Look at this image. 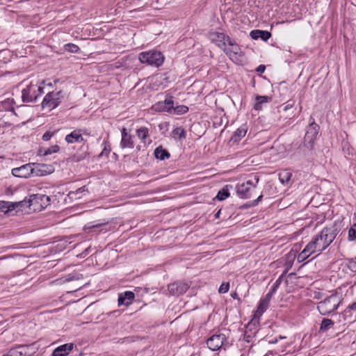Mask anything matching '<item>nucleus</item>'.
I'll list each match as a JSON object with an SVG mask.
<instances>
[{
    "instance_id": "obj_1",
    "label": "nucleus",
    "mask_w": 356,
    "mask_h": 356,
    "mask_svg": "<svg viewBox=\"0 0 356 356\" xmlns=\"http://www.w3.org/2000/svg\"><path fill=\"white\" fill-rule=\"evenodd\" d=\"M340 231L339 225L336 223L324 227L312 238L311 241L299 253L297 257L298 261L299 263L303 262L312 254L324 251L333 242Z\"/></svg>"
},
{
    "instance_id": "obj_2",
    "label": "nucleus",
    "mask_w": 356,
    "mask_h": 356,
    "mask_svg": "<svg viewBox=\"0 0 356 356\" xmlns=\"http://www.w3.org/2000/svg\"><path fill=\"white\" fill-rule=\"evenodd\" d=\"M318 131L319 126L314 122V119L311 117L309 124L306 129L303 144L299 147L300 150L303 152L304 156H307L312 152Z\"/></svg>"
},
{
    "instance_id": "obj_3",
    "label": "nucleus",
    "mask_w": 356,
    "mask_h": 356,
    "mask_svg": "<svg viewBox=\"0 0 356 356\" xmlns=\"http://www.w3.org/2000/svg\"><path fill=\"white\" fill-rule=\"evenodd\" d=\"M341 302V298L337 293H332L317 305V309L322 316L334 313Z\"/></svg>"
},
{
    "instance_id": "obj_4",
    "label": "nucleus",
    "mask_w": 356,
    "mask_h": 356,
    "mask_svg": "<svg viewBox=\"0 0 356 356\" xmlns=\"http://www.w3.org/2000/svg\"><path fill=\"white\" fill-rule=\"evenodd\" d=\"M259 179L254 176L252 179L247 180L242 184H238L236 186L237 195L242 199H248L251 197L252 193L259 183Z\"/></svg>"
},
{
    "instance_id": "obj_5",
    "label": "nucleus",
    "mask_w": 356,
    "mask_h": 356,
    "mask_svg": "<svg viewBox=\"0 0 356 356\" xmlns=\"http://www.w3.org/2000/svg\"><path fill=\"white\" fill-rule=\"evenodd\" d=\"M139 60L143 63L155 66L156 67L163 65L164 56L159 51H149L139 54Z\"/></svg>"
},
{
    "instance_id": "obj_6",
    "label": "nucleus",
    "mask_w": 356,
    "mask_h": 356,
    "mask_svg": "<svg viewBox=\"0 0 356 356\" xmlns=\"http://www.w3.org/2000/svg\"><path fill=\"white\" fill-rule=\"evenodd\" d=\"M63 98V92L62 90L49 92L42 102V107L51 111L60 104Z\"/></svg>"
},
{
    "instance_id": "obj_7",
    "label": "nucleus",
    "mask_w": 356,
    "mask_h": 356,
    "mask_svg": "<svg viewBox=\"0 0 356 356\" xmlns=\"http://www.w3.org/2000/svg\"><path fill=\"white\" fill-rule=\"evenodd\" d=\"M24 202L26 204V201ZM27 203V207L30 209L32 207L34 211L42 210L50 204V197L43 194H33L30 196Z\"/></svg>"
},
{
    "instance_id": "obj_8",
    "label": "nucleus",
    "mask_w": 356,
    "mask_h": 356,
    "mask_svg": "<svg viewBox=\"0 0 356 356\" xmlns=\"http://www.w3.org/2000/svg\"><path fill=\"white\" fill-rule=\"evenodd\" d=\"M223 51L234 61H239L240 57L242 56V51L239 45L230 37L227 40L225 49H223Z\"/></svg>"
},
{
    "instance_id": "obj_9",
    "label": "nucleus",
    "mask_w": 356,
    "mask_h": 356,
    "mask_svg": "<svg viewBox=\"0 0 356 356\" xmlns=\"http://www.w3.org/2000/svg\"><path fill=\"white\" fill-rule=\"evenodd\" d=\"M36 89H38V84H34L31 82L22 91V98L24 102H36L38 95H37Z\"/></svg>"
},
{
    "instance_id": "obj_10",
    "label": "nucleus",
    "mask_w": 356,
    "mask_h": 356,
    "mask_svg": "<svg viewBox=\"0 0 356 356\" xmlns=\"http://www.w3.org/2000/svg\"><path fill=\"white\" fill-rule=\"evenodd\" d=\"M226 337L224 334H216L212 335L207 341V345L213 351L220 349L226 341Z\"/></svg>"
},
{
    "instance_id": "obj_11",
    "label": "nucleus",
    "mask_w": 356,
    "mask_h": 356,
    "mask_svg": "<svg viewBox=\"0 0 356 356\" xmlns=\"http://www.w3.org/2000/svg\"><path fill=\"white\" fill-rule=\"evenodd\" d=\"M34 163H27L19 168H15L12 170V175L20 178H28L33 175Z\"/></svg>"
},
{
    "instance_id": "obj_12",
    "label": "nucleus",
    "mask_w": 356,
    "mask_h": 356,
    "mask_svg": "<svg viewBox=\"0 0 356 356\" xmlns=\"http://www.w3.org/2000/svg\"><path fill=\"white\" fill-rule=\"evenodd\" d=\"M228 38H229V36L223 33L212 32L209 33L210 40L216 43L217 46L222 50L225 49Z\"/></svg>"
},
{
    "instance_id": "obj_13",
    "label": "nucleus",
    "mask_w": 356,
    "mask_h": 356,
    "mask_svg": "<svg viewBox=\"0 0 356 356\" xmlns=\"http://www.w3.org/2000/svg\"><path fill=\"white\" fill-rule=\"evenodd\" d=\"M189 288L187 283L181 282H175L168 286L170 293L173 296H179L184 293Z\"/></svg>"
},
{
    "instance_id": "obj_14",
    "label": "nucleus",
    "mask_w": 356,
    "mask_h": 356,
    "mask_svg": "<svg viewBox=\"0 0 356 356\" xmlns=\"http://www.w3.org/2000/svg\"><path fill=\"white\" fill-rule=\"evenodd\" d=\"M65 141L67 143H83V145L86 143V140L83 138L81 130V129H75L72 131L70 134H67L65 136Z\"/></svg>"
},
{
    "instance_id": "obj_15",
    "label": "nucleus",
    "mask_w": 356,
    "mask_h": 356,
    "mask_svg": "<svg viewBox=\"0 0 356 356\" xmlns=\"http://www.w3.org/2000/svg\"><path fill=\"white\" fill-rule=\"evenodd\" d=\"M172 104H173L172 97H170L163 102L155 104L153 108L156 111H166L170 113Z\"/></svg>"
},
{
    "instance_id": "obj_16",
    "label": "nucleus",
    "mask_w": 356,
    "mask_h": 356,
    "mask_svg": "<svg viewBox=\"0 0 356 356\" xmlns=\"http://www.w3.org/2000/svg\"><path fill=\"white\" fill-rule=\"evenodd\" d=\"M135 298V294L132 291H125L119 294L118 305L129 306L131 305Z\"/></svg>"
},
{
    "instance_id": "obj_17",
    "label": "nucleus",
    "mask_w": 356,
    "mask_h": 356,
    "mask_svg": "<svg viewBox=\"0 0 356 356\" xmlns=\"http://www.w3.org/2000/svg\"><path fill=\"white\" fill-rule=\"evenodd\" d=\"M134 137L127 133V129L123 128L122 130V139L120 146L122 148H133L134 147Z\"/></svg>"
},
{
    "instance_id": "obj_18",
    "label": "nucleus",
    "mask_w": 356,
    "mask_h": 356,
    "mask_svg": "<svg viewBox=\"0 0 356 356\" xmlns=\"http://www.w3.org/2000/svg\"><path fill=\"white\" fill-rule=\"evenodd\" d=\"M74 344L72 343H65L57 347L52 353V356H66L73 349Z\"/></svg>"
},
{
    "instance_id": "obj_19",
    "label": "nucleus",
    "mask_w": 356,
    "mask_h": 356,
    "mask_svg": "<svg viewBox=\"0 0 356 356\" xmlns=\"http://www.w3.org/2000/svg\"><path fill=\"white\" fill-rule=\"evenodd\" d=\"M51 172V167L45 164H36L33 165V175L44 176Z\"/></svg>"
},
{
    "instance_id": "obj_20",
    "label": "nucleus",
    "mask_w": 356,
    "mask_h": 356,
    "mask_svg": "<svg viewBox=\"0 0 356 356\" xmlns=\"http://www.w3.org/2000/svg\"><path fill=\"white\" fill-rule=\"evenodd\" d=\"M250 35L253 40L260 38L264 41H267L271 37L270 32L258 29L252 31Z\"/></svg>"
},
{
    "instance_id": "obj_21",
    "label": "nucleus",
    "mask_w": 356,
    "mask_h": 356,
    "mask_svg": "<svg viewBox=\"0 0 356 356\" xmlns=\"http://www.w3.org/2000/svg\"><path fill=\"white\" fill-rule=\"evenodd\" d=\"M334 325V321L330 318H323L320 325L319 333H325L330 329L332 328Z\"/></svg>"
},
{
    "instance_id": "obj_22",
    "label": "nucleus",
    "mask_w": 356,
    "mask_h": 356,
    "mask_svg": "<svg viewBox=\"0 0 356 356\" xmlns=\"http://www.w3.org/2000/svg\"><path fill=\"white\" fill-rule=\"evenodd\" d=\"M20 348H22L24 356H32L38 350V348L35 346V343H31L29 345H21Z\"/></svg>"
},
{
    "instance_id": "obj_23",
    "label": "nucleus",
    "mask_w": 356,
    "mask_h": 356,
    "mask_svg": "<svg viewBox=\"0 0 356 356\" xmlns=\"http://www.w3.org/2000/svg\"><path fill=\"white\" fill-rule=\"evenodd\" d=\"M271 100V97L268 96H260L257 95L256 96V102L254 105V108L255 110H261L262 108V104L264 103L268 102Z\"/></svg>"
},
{
    "instance_id": "obj_24",
    "label": "nucleus",
    "mask_w": 356,
    "mask_h": 356,
    "mask_svg": "<svg viewBox=\"0 0 356 356\" xmlns=\"http://www.w3.org/2000/svg\"><path fill=\"white\" fill-rule=\"evenodd\" d=\"M154 156L157 159L163 161L170 157V153L167 150L163 149L162 147H159L154 150Z\"/></svg>"
},
{
    "instance_id": "obj_25",
    "label": "nucleus",
    "mask_w": 356,
    "mask_h": 356,
    "mask_svg": "<svg viewBox=\"0 0 356 356\" xmlns=\"http://www.w3.org/2000/svg\"><path fill=\"white\" fill-rule=\"evenodd\" d=\"M247 129L245 127H241L236 129L234 132V135L231 138V140L234 142H238L241 139V138L244 137L246 134Z\"/></svg>"
},
{
    "instance_id": "obj_26",
    "label": "nucleus",
    "mask_w": 356,
    "mask_h": 356,
    "mask_svg": "<svg viewBox=\"0 0 356 356\" xmlns=\"http://www.w3.org/2000/svg\"><path fill=\"white\" fill-rule=\"evenodd\" d=\"M292 173L287 170H284L279 173V179L283 184H287L290 181Z\"/></svg>"
},
{
    "instance_id": "obj_27",
    "label": "nucleus",
    "mask_w": 356,
    "mask_h": 356,
    "mask_svg": "<svg viewBox=\"0 0 356 356\" xmlns=\"http://www.w3.org/2000/svg\"><path fill=\"white\" fill-rule=\"evenodd\" d=\"M188 111V108L186 106L184 105H179L174 106V104H172L171 106V114H177V115H181L187 113Z\"/></svg>"
},
{
    "instance_id": "obj_28",
    "label": "nucleus",
    "mask_w": 356,
    "mask_h": 356,
    "mask_svg": "<svg viewBox=\"0 0 356 356\" xmlns=\"http://www.w3.org/2000/svg\"><path fill=\"white\" fill-rule=\"evenodd\" d=\"M229 196L228 186H225L220 190L216 195V198L220 201H223Z\"/></svg>"
},
{
    "instance_id": "obj_29",
    "label": "nucleus",
    "mask_w": 356,
    "mask_h": 356,
    "mask_svg": "<svg viewBox=\"0 0 356 356\" xmlns=\"http://www.w3.org/2000/svg\"><path fill=\"white\" fill-rule=\"evenodd\" d=\"M269 306V303H268L266 301H264V300H261L259 305L257 307L256 314L257 316H261L264 312L268 309Z\"/></svg>"
},
{
    "instance_id": "obj_30",
    "label": "nucleus",
    "mask_w": 356,
    "mask_h": 356,
    "mask_svg": "<svg viewBox=\"0 0 356 356\" xmlns=\"http://www.w3.org/2000/svg\"><path fill=\"white\" fill-rule=\"evenodd\" d=\"M20 348L21 345L13 348L8 351L7 355H4L3 356H24L22 348Z\"/></svg>"
},
{
    "instance_id": "obj_31",
    "label": "nucleus",
    "mask_w": 356,
    "mask_h": 356,
    "mask_svg": "<svg viewBox=\"0 0 356 356\" xmlns=\"http://www.w3.org/2000/svg\"><path fill=\"white\" fill-rule=\"evenodd\" d=\"M137 136L143 141H145L146 138L148 136V129L146 127H141L137 130Z\"/></svg>"
},
{
    "instance_id": "obj_32",
    "label": "nucleus",
    "mask_w": 356,
    "mask_h": 356,
    "mask_svg": "<svg viewBox=\"0 0 356 356\" xmlns=\"http://www.w3.org/2000/svg\"><path fill=\"white\" fill-rule=\"evenodd\" d=\"M59 149H60L59 146H58V145H53V146H51V147H48V148H47V149H44L43 150V153H42V154H43L44 156L50 155V154H53V153H56V152H58L59 151Z\"/></svg>"
},
{
    "instance_id": "obj_33",
    "label": "nucleus",
    "mask_w": 356,
    "mask_h": 356,
    "mask_svg": "<svg viewBox=\"0 0 356 356\" xmlns=\"http://www.w3.org/2000/svg\"><path fill=\"white\" fill-rule=\"evenodd\" d=\"M348 239L349 241L356 240V223L353 224L349 229Z\"/></svg>"
},
{
    "instance_id": "obj_34",
    "label": "nucleus",
    "mask_w": 356,
    "mask_h": 356,
    "mask_svg": "<svg viewBox=\"0 0 356 356\" xmlns=\"http://www.w3.org/2000/svg\"><path fill=\"white\" fill-rule=\"evenodd\" d=\"M172 134L174 136H178L179 140L184 139L186 138V132L181 127L175 128L172 131Z\"/></svg>"
},
{
    "instance_id": "obj_35",
    "label": "nucleus",
    "mask_w": 356,
    "mask_h": 356,
    "mask_svg": "<svg viewBox=\"0 0 356 356\" xmlns=\"http://www.w3.org/2000/svg\"><path fill=\"white\" fill-rule=\"evenodd\" d=\"M64 49L65 51L71 52V53H77L79 51V47L74 44L68 43L64 46Z\"/></svg>"
},
{
    "instance_id": "obj_36",
    "label": "nucleus",
    "mask_w": 356,
    "mask_h": 356,
    "mask_svg": "<svg viewBox=\"0 0 356 356\" xmlns=\"http://www.w3.org/2000/svg\"><path fill=\"white\" fill-rule=\"evenodd\" d=\"M83 278V275L81 273H75L74 274H70L65 277V282H72L74 280L78 281Z\"/></svg>"
},
{
    "instance_id": "obj_37",
    "label": "nucleus",
    "mask_w": 356,
    "mask_h": 356,
    "mask_svg": "<svg viewBox=\"0 0 356 356\" xmlns=\"http://www.w3.org/2000/svg\"><path fill=\"white\" fill-rule=\"evenodd\" d=\"M346 266L353 273H356V261L353 259L346 260Z\"/></svg>"
},
{
    "instance_id": "obj_38",
    "label": "nucleus",
    "mask_w": 356,
    "mask_h": 356,
    "mask_svg": "<svg viewBox=\"0 0 356 356\" xmlns=\"http://www.w3.org/2000/svg\"><path fill=\"white\" fill-rule=\"evenodd\" d=\"M88 155V153L87 152H84L83 153H82L81 154H75L72 158V161H74V162H79L82 160H83L86 156Z\"/></svg>"
},
{
    "instance_id": "obj_39",
    "label": "nucleus",
    "mask_w": 356,
    "mask_h": 356,
    "mask_svg": "<svg viewBox=\"0 0 356 356\" xmlns=\"http://www.w3.org/2000/svg\"><path fill=\"white\" fill-rule=\"evenodd\" d=\"M284 275V273L281 275L280 276V277L275 281V282L274 283L272 289H270L271 291H273V292H275L277 291V289L279 288V286H280L281 283H282V277Z\"/></svg>"
},
{
    "instance_id": "obj_40",
    "label": "nucleus",
    "mask_w": 356,
    "mask_h": 356,
    "mask_svg": "<svg viewBox=\"0 0 356 356\" xmlns=\"http://www.w3.org/2000/svg\"><path fill=\"white\" fill-rule=\"evenodd\" d=\"M229 283L224 282L220 286L218 291L220 293H227L229 291Z\"/></svg>"
},
{
    "instance_id": "obj_41",
    "label": "nucleus",
    "mask_w": 356,
    "mask_h": 356,
    "mask_svg": "<svg viewBox=\"0 0 356 356\" xmlns=\"http://www.w3.org/2000/svg\"><path fill=\"white\" fill-rule=\"evenodd\" d=\"M106 223H99V224L93 225H91V226H86V225L84 227V229L86 232H92V231L95 230V229L99 228V227H102V225H104Z\"/></svg>"
},
{
    "instance_id": "obj_42",
    "label": "nucleus",
    "mask_w": 356,
    "mask_h": 356,
    "mask_svg": "<svg viewBox=\"0 0 356 356\" xmlns=\"http://www.w3.org/2000/svg\"><path fill=\"white\" fill-rule=\"evenodd\" d=\"M262 198H263V195H259L257 197V199L253 200L251 204H250L248 205L245 204V205L243 206L242 207L243 208H248V207H255V206H257L259 204V202L261 201Z\"/></svg>"
},
{
    "instance_id": "obj_43",
    "label": "nucleus",
    "mask_w": 356,
    "mask_h": 356,
    "mask_svg": "<svg viewBox=\"0 0 356 356\" xmlns=\"http://www.w3.org/2000/svg\"><path fill=\"white\" fill-rule=\"evenodd\" d=\"M107 146H108L107 144L106 143H104V147L102 152L99 154V157H102L104 154H106V156L108 155V154L111 151V149L108 148Z\"/></svg>"
},
{
    "instance_id": "obj_44",
    "label": "nucleus",
    "mask_w": 356,
    "mask_h": 356,
    "mask_svg": "<svg viewBox=\"0 0 356 356\" xmlns=\"http://www.w3.org/2000/svg\"><path fill=\"white\" fill-rule=\"evenodd\" d=\"M44 83V81H42L40 85H38V89H36L37 95L38 97L44 93V87L42 86Z\"/></svg>"
},
{
    "instance_id": "obj_45",
    "label": "nucleus",
    "mask_w": 356,
    "mask_h": 356,
    "mask_svg": "<svg viewBox=\"0 0 356 356\" xmlns=\"http://www.w3.org/2000/svg\"><path fill=\"white\" fill-rule=\"evenodd\" d=\"M51 136H52V134L49 131H47L43 134L42 140L44 141H48L51 139Z\"/></svg>"
},
{
    "instance_id": "obj_46",
    "label": "nucleus",
    "mask_w": 356,
    "mask_h": 356,
    "mask_svg": "<svg viewBox=\"0 0 356 356\" xmlns=\"http://www.w3.org/2000/svg\"><path fill=\"white\" fill-rule=\"evenodd\" d=\"M293 102L291 101H289L284 105L283 110L285 111H288L289 109L293 107Z\"/></svg>"
},
{
    "instance_id": "obj_47",
    "label": "nucleus",
    "mask_w": 356,
    "mask_h": 356,
    "mask_svg": "<svg viewBox=\"0 0 356 356\" xmlns=\"http://www.w3.org/2000/svg\"><path fill=\"white\" fill-rule=\"evenodd\" d=\"M275 293V292H273V291H270L266 296L265 298L263 299L264 301H266L268 303H270V299L273 296V295Z\"/></svg>"
},
{
    "instance_id": "obj_48",
    "label": "nucleus",
    "mask_w": 356,
    "mask_h": 356,
    "mask_svg": "<svg viewBox=\"0 0 356 356\" xmlns=\"http://www.w3.org/2000/svg\"><path fill=\"white\" fill-rule=\"evenodd\" d=\"M265 70H266V66L264 65H260L256 69V72H257L259 73H264Z\"/></svg>"
},
{
    "instance_id": "obj_49",
    "label": "nucleus",
    "mask_w": 356,
    "mask_h": 356,
    "mask_svg": "<svg viewBox=\"0 0 356 356\" xmlns=\"http://www.w3.org/2000/svg\"><path fill=\"white\" fill-rule=\"evenodd\" d=\"M347 309L356 310V302L349 305Z\"/></svg>"
},
{
    "instance_id": "obj_50",
    "label": "nucleus",
    "mask_w": 356,
    "mask_h": 356,
    "mask_svg": "<svg viewBox=\"0 0 356 356\" xmlns=\"http://www.w3.org/2000/svg\"><path fill=\"white\" fill-rule=\"evenodd\" d=\"M83 284H78V285H76L74 286V289L72 290V291H76L79 289H80L81 287H82Z\"/></svg>"
},
{
    "instance_id": "obj_51",
    "label": "nucleus",
    "mask_w": 356,
    "mask_h": 356,
    "mask_svg": "<svg viewBox=\"0 0 356 356\" xmlns=\"http://www.w3.org/2000/svg\"><path fill=\"white\" fill-rule=\"evenodd\" d=\"M86 191V186H83L82 188H79L78 191Z\"/></svg>"
},
{
    "instance_id": "obj_52",
    "label": "nucleus",
    "mask_w": 356,
    "mask_h": 356,
    "mask_svg": "<svg viewBox=\"0 0 356 356\" xmlns=\"http://www.w3.org/2000/svg\"><path fill=\"white\" fill-rule=\"evenodd\" d=\"M220 213V210H219L216 214H215V217L216 218H218L219 217V215Z\"/></svg>"
},
{
    "instance_id": "obj_53",
    "label": "nucleus",
    "mask_w": 356,
    "mask_h": 356,
    "mask_svg": "<svg viewBox=\"0 0 356 356\" xmlns=\"http://www.w3.org/2000/svg\"><path fill=\"white\" fill-rule=\"evenodd\" d=\"M18 204H22V206L24 205V202H19Z\"/></svg>"
},
{
    "instance_id": "obj_54",
    "label": "nucleus",
    "mask_w": 356,
    "mask_h": 356,
    "mask_svg": "<svg viewBox=\"0 0 356 356\" xmlns=\"http://www.w3.org/2000/svg\"><path fill=\"white\" fill-rule=\"evenodd\" d=\"M319 296H315L314 298H319Z\"/></svg>"
},
{
    "instance_id": "obj_55",
    "label": "nucleus",
    "mask_w": 356,
    "mask_h": 356,
    "mask_svg": "<svg viewBox=\"0 0 356 356\" xmlns=\"http://www.w3.org/2000/svg\"><path fill=\"white\" fill-rule=\"evenodd\" d=\"M236 296V293H234V295L232 296L233 298H235Z\"/></svg>"
},
{
    "instance_id": "obj_56",
    "label": "nucleus",
    "mask_w": 356,
    "mask_h": 356,
    "mask_svg": "<svg viewBox=\"0 0 356 356\" xmlns=\"http://www.w3.org/2000/svg\"><path fill=\"white\" fill-rule=\"evenodd\" d=\"M236 296V293H234V295L232 296L233 298H235Z\"/></svg>"
},
{
    "instance_id": "obj_57",
    "label": "nucleus",
    "mask_w": 356,
    "mask_h": 356,
    "mask_svg": "<svg viewBox=\"0 0 356 356\" xmlns=\"http://www.w3.org/2000/svg\"><path fill=\"white\" fill-rule=\"evenodd\" d=\"M236 296V293H234V295L232 296L233 298H235Z\"/></svg>"
}]
</instances>
